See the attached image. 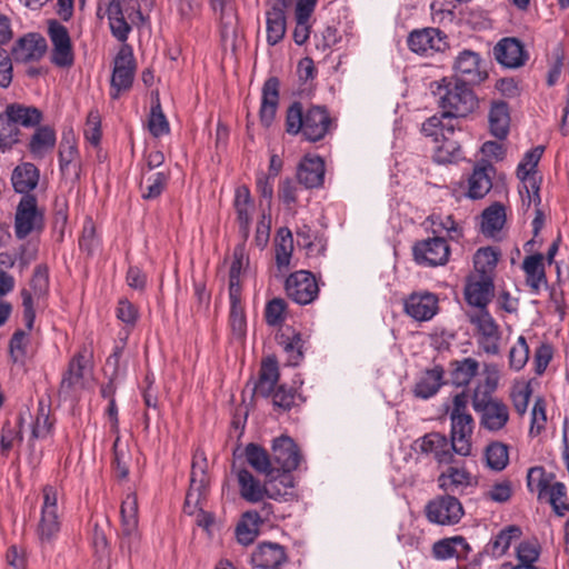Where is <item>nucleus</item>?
Instances as JSON below:
<instances>
[{"label":"nucleus","mask_w":569,"mask_h":569,"mask_svg":"<svg viewBox=\"0 0 569 569\" xmlns=\"http://www.w3.org/2000/svg\"><path fill=\"white\" fill-rule=\"evenodd\" d=\"M412 254L419 266H445L450 257V248L443 237L435 236L416 242L412 247Z\"/></svg>","instance_id":"nucleus-14"},{"label":"nucleus","mask_w":569,"mask_h":569,"mask_svg":"<svg viewBox=\"0 0 569 569\" xmlns=\"http://www.w3.org/2000/svg\"><path fill=\"white\" fill-rule=\"evenodd\" d=\"M487 467L493 471H502L509 463V447L501 441H492L485 449Z\"/></svg>","instance_id":"nucleus-50"},{"label":"nucleus","mask_w":569,"mask_h":569,"mask_svg":"<svg viewBox=\"0 0 569 569\" xmlns=\"http://www.w3.org/2000/svg\"><path fill=\"white\" fill-rule=\"evenodd\" d=\"M233 206L237 212L240 232L247 237L250 230L251 212L253 210V201L248 187L240 186L236 189Z\"/></svg>","instance_id":"nucleus-40"},{"label":"nucleus","mask_w":569,"mask_h":569,"mask_svg":"<svg viewBox=\"0 0 569 569\" xmlns=\"http://www.w3.org/2000/svg\"><path fill=\"white\" fill-rule=\"evenodd\" d=\"M194 455L190 475V487L186 495L184 511L192 513L194 509L200 507L201 501L206 498L209 478L206 472V458Z\"/></svg>","instance_id":"nucleus-20"},{"label":"nucleus","mask_w":569,"mask_h":569,"mask_svg":"<svg viewBox=\"0 0 569 569\" xmlns=\"http://www.w3.org/2000/svg\"><path fill=\"white\" fill-rule=\"evenodd\" d=\"M495 172V167L488 161L476 164L468 178L467 196L473 200L482 199L492 188Z\"/></svg>","instance_id":"nucleus-29"},{"label":"nucleus","mask_w":569,"mask_h":569,"mask_svg":"<svg viewBox=\"0 0 569 569\" xmlns=\"http://www.w3.org/2000/svg\"><path fill=\"white\" fill-rule=\"evenodd\" d=\"M287 561L286 548L277 542H261L251 553L252 566L260 569H280Z\"/></svg>","instance_id":"nucleus-26"},{"label":"nucleus","mask_w":569,"mask_h":569,"mask_svg":"<svg viewBox=\"0 0 569 569\" xmlns=\"http://www.w3.org/2000/svg\"><path fill=\"white\" fill-rule=\"evenodd\" d=\"M194 455L190 475V487L186 495L184 511L192 513L194 509L200 507L201 501L206 498L209 478L206 472V458Z\"/></svg>","instance_id":"nucleus-19"},{"label":"nucleus","mask_w":569,"mask_h":569,"mask_svg":"<svg viewBox=\"0 0 569 569\" xmlns=\"http://www.w3.org/2000/svg\"><path fill=\"white\" fill-rule=\"evenodd\" d=\"M266 16L267 42L269 46H276L286 34L284 9L281 6H273Z\"/></svg>","instance_id":"nucleus-43"},{"label":"nucleus","mask_w":569,"mask_h":569,"mask_svg":"<svg viewBox=\"0 0 569 569\" xmlns=\"http://www.w3.org/2000/svg\"><path fill=\"white\" fill-rule=\"evenodd\" d=\"M263 522L258 511H247L236 528V537L239 543L248 546L254 541L259 533V526Z\"/></svg>","instance_id":"nucleus-44"},{"label":"nucleus","mask_w":569,"mask_h":569,"mask_svg":"<svg viewBox=\"0 0 569 569\" xmlns=\"http://www.w3.org/2000/svg\"><path fill=\"white\" fill-rule=\"evenodd\" d=\"M469 396L466 391L457 393L452 399L450 411V440L457 455L467 457L471 452V437L475 421L468 412Z\"/></svg>","instance_id":"nucleus-4"},{"label":"nucleus","mask_w":569,"mask_h":569,"mask_svg":"<svg viewBox=\"0 0 569 569\" xmlns=\"http://www.w3.org/2000/svg\"><path fill=\"white\" fill-rule=\"evenodd\" d=\"M78 156V150L73 137L63 136L59 144V167L60 171L66 174L69 166Z\"/></svg>","instance_id":"nucleus-62"},{"label":"nucleus","mask_w":569,"mask_h":569,"mask_svg":"<svg viewBox=\"0 0 569 569\" xmlns=\"http://www.w3.org/2000/svg\"><path fill=\"white\" fill-rule=\"evenodd\" d=\"M287 296L298 305H309L319 293L315 276L307 270H299L288 276L284 282Z\"/></svg>","instance_id":"nucleus-16"},{"label":"nucleus","mask_w":569,"mask_h":569,"mask_svg":"<svg viewBox=\"0 0 569 569\" xmlns=\"http://www.w3.org/2000/svg\"><path fill=\"white\" fill-rule=\"evenodd\" d=\"M543 153V147L538 146L528 150L517 167V177L521 180L526 190L528 203L540 204V186L536 177V168Z\"/></svg>","instance_id":"nucleus-15"},{"label":"nucleus","mask_w":569,"mask_h":569,"mask_svg":"<svg viewBox=\"0 0 569 569\" xmlns=\"http://www.w3.org/2000/svg\"><path fill=\"white\" fill-rule=\"evenodd\" d=\"M521 529L516 525L508 526L492 537L483 548V553L491 558L502 557L513 540L521 537Z\"/></svg>","instance_id":"nucleus-38"},{"label":"nucleus","mask_w":569,"mask_h":569,"mask_svg":"<svg viewBox=\"0 0 569 569\" xmlns=\"http://www.w3.org/2000/svg\"><path fill=\"white\" fill-rule=\"evenodd\" d=\"M481 218L482 233L489 237H495L496 233L502 229L506 222L505 207L501 203L496 202L482 212Z\"/></svg>","instance_id":"nucleus-49"},{"label":"nucleus","mask_w":569,"mask_h":569,"mask_svg":"<svg viewBox=\"0 0 569 569\" xmlns=\"http://www.w3.org/2000/svg\"><path fill=\"white\" fill-rule=\"evenodd\" d=\"M266 485H272L276 491H279L280 496L278 497H269L273 500H288L289 496H292L293 488V477L288 472H274L270 476H266Z\"/></svg>","instance_id":"nucleus-59"},{"label":"nucleus","mask_w":569,"mask_h":569,"mask_svg":"<svg viewBox=\"0 0 569 569\" xmlns=\"http://www.w3.org/2000/svg\"><path fill=\"white\" fill-rule=\"evenodd\" d=\"M40 171L31 162H22L17 166L11 176V182L16 192L24 194H32L39 183Z\"/></svg>","instance_id":"nucleus-35"},{"label":"nucleus","mask_w":569,"mask_h":569,"mask_svg":"<svg viewBox=\"0 0 569 569\" xmlns=\"http://www.w3.org/2000/svg\"><path fill=\"white\" fill-rule=\"evenodd\" d=\"M443 376L445 370L440 365L426 369L415 386V396L421 399L433 397L443 385Z\"/></svg>","instance_id":"nucleus-36"},{"label":"nucleus","mask_w":569,"mask_h":569,"mask_svg":"<svg viewBox=\"0 0 569 569\" xmlns=\"http://www.w3.org/2000/svg\"><path fill=\"white\" fill-rule=\"evenodd\" d=\"M14 234L23 240L31 234H40L46 227L44 209L38 204L34 194L21 197L14 213Z\"/></svg>","instance_id":"nucleus-6"},{"label":"nucleus","mask_w":569,"mask_h":569,"mask_svg":"<svg viewBox=\"0 0 569 569\" xmlns=\"http://www.w3.org/2000/svg\"><path fill=\"white\" fill-rule=\"evenodd\" d=\"M325 161L319 156H306L299 163L297 178L307 189L318 188L325 180Z\"/></svg>","instance_id":"nucleus-30"},{"label":"nucleus","mask_w":569,"mask_h":569,"mask_svg":"<svg viewBox=\"0 0 569 569\" xmlns=\"http://www.w3.org/2000/svg\"><path fill=\"white\" fill-rule=\"evenodd\" d=\"M4 111L17 127H38L43 118L42 112L37 107L21 103H10L6 107Z\"/></svg>","instance_id":"nucleus-42"},{"label":"nucleus","mask_w":569,"mask_h":569,"mask_svg":"<svg viewBox=\"0 0 569 569\" xmlns=\"http://www.w3.org/2000/svg\"><path fill=\"white\" fill-rule=\"evenodd\" d=\"M279 200L292 211L298 201V187L292 179L286 178L279 183Z\"/></svg>","instance_id":"nucleus-64"},{"label":"nucleus","mask_w":569,"mask_h":569,"mask_svg":"<svg viewBox=\"0 0 569 569\" xmlns=\"http://www.w3.org/2000/svg\"><path fill=\"white\" fill-rule=\"evenodd\" d=\"M442 121L457 122L458 118H466L478 108V97L470 84L449 78L441 79L433 91Z\"/></svg>","instance_id":"nucleus-2"},{"label":"nucleus","mask_w":569,"mask_h":569,"mask_svg":"<svg viewBox=\"0 0 569 569\" xmlns=\"http://www.w3.org/2000/svg\"><path fill=\"white\" fill-rule=\"evenodd\" d=\"M120 516V549L122 552L131 555L138 549L140 542L138 531V501L134 493L127 495L122 500Z\"/></svg>","instance_id":"nucleus-10"},{"label":"nucleus","mask_w":569,"mask_h":569,"mask_svg":"<svg viewBox=\"0 0 569 569\" xmlns=\"http://www.w3.org/2000/svg\"><path fill=\"white\" fill-rule=\"evenodd\" d=\"M479 371V362L473 358H465L451 362L450 380L456 387H466Z\"/></svg>","instance_id":"nucleus-45"},{"label":"nucleus","mask_w":569,"mask_h":569,"mask_svg":"<svg viewBox=\"0 0 569 569\" xmlns=\"http://www.w3.org/2000/svg\"><path fill=\"white\" fill-rule=\"evenodd\" d=\"M553 479L552 473H547L543 467H532L527 473V487L531 492H537L538 498L542 499L547 496V489Z\"/></svg>","instance_id":"nucleus-51"},{"label":"nucleus","mask_w":569,"mask_h":569,"mask_svg":"<svg viewBox=\"0 0 569 569\" xmlns=\"http://www.w3.org/2000/svg\"><path fill=\"white\" fill-rule=\"evenodd\" d=\"M293 251V238L290 229L280 228L276 237V263L280 271L287 270Z\"/></svg>","instance_id":"nucleus-48"},{"label":"nucleus","mask_w":569,"mask_h":569,"mask_svg":"<svg viewBox=\"0 0 569 569\" xmlns=\"http://www.w3.org/2000/svg\"><path fill=\"white\" fill-rule=\"evenodd\" d=\"M435 234L446 232L450 240L458 241L462 237V229L452 216L431 214L429 217Z\"/></svg>","instance_id":"nucleus-55"},{"label":"nucleus","mask_w":569,"mask_h":569,"mask_svg":"<svg viewBox=\"0 0 569 569\" xmlns=\"http://www.w3.org/2000/svg\"><path fill=\"white\" fill-rule=\"evenodd\" d=\"M496 60L507 68L525 64L528 56L522 43L516 38H503L493 47Z\"/></svg>","instance_id":"nucleus-27"},{"label":"nucleus","mask_w":569,"mask_h":569,"mask_svg":"<svg viewBox=\"0 0 569 569\" xmlns=\"http://www.w3.org/2000/svg\"><path fill=\"white\" fill-rule=\"evenodd\" d=\"M271 459L274 472L291 473L299 467L302 456L293 439L282 435L272 440Z\"/></svg>","instance_id":"nucleus-17"},{"label":"nucleus","mask_w":569,"mask_h":569,"mask_svg":"<svg viewBox=\"0 0 569 569\" xmlns=\"http://www.w3.org/2000/svg\"><path fill=\"white\" fill-rule=\"evenodd\" d=\"M473 485L472 475L463 467L450 466L438 477L439 488L448 495L463 493L468 487Z\"/></svg>","instance_id":"nucleus-31"},{"label":"nucleus","mask_w":569,"mask_h":569,"mask_svg":"<svg viewBox=\"0 0 569 569\" xmlns=\"http://www.w3.org/2000/svg\"><path fill=\"white\" fill-rule=\"evenodd\" d=\"M148 129L152 137L159 138L170 132V124L164 116L159 98L152 102L148 119Z\"/></svg>","instance_id":"nucleus-56"},{"label":"nucleus","mask_w":569,"mask_h":569,"mask_svg":"<svg viewBox=\"0 0 569 569\" xmlns=\"http://www.w3.org/2000/svg\"><path fill=\"white\" fill-rule=\"evenodd\" d=\"M429 522L439 526L457 525L465 515L461 502L452 495L437 496L425 507Z\"/></svg>","instance_id":"nucleus-13"},{"label":"nucleus","mask_w":569,"mask_h":569,"mask_svg":"<svg viewBox=\"0 0 569 569\" xmlns=\"http://www.w3.org/2000/svg\"><path fill=\"white\" fill-rule=\"evenodd\" d=\"M244 457L247 462L259 473L270 476L274 473V467H272L271 455L268 451L257 445L248 443L244 448Z\"/></svg>","instance_id":"nucleus-46"},{"label":"nucleus","mask_w":569,"mask_h":569,"mask_svg":"<svg viewBox=\"0 0 569 569\" xmlns=\"http://www.w3.org/2000/svg\"><path fill=\"white\" fill-rule=\"evenodd\" d=\"M169 181V173L156 172L147 174V171L142 169V179L140 181L141 197L144 200H153L161 196L166 186Z\"/></svg>","instance_id":"nucleus-47"},{"label":"nucleus","mask_w":569,"mask_h":569,"mask_svg":"<svg viewBox=\"0 0 569 569\" xmlns=\"http://www.w3.org/2000/svg\"><path fill=\"white\" fill-rule=\"evenodd\" d=\"M29 345V331L17 329L9 341V351L13 362L20 365L26 362Z\"/></svg>","instance_id":"nucleus-57"},{"label":"nucleus","mask_w":569,"mask_h":569,"mask_svg":"<svg viewBox=\"0 0 569 569\" xmlns=\"http://www.w3.org/2000/svg\"><path fill=\"white\" fill-rule=\"evenodd\" d=\"M278 341L287 355V365L291 367L299 366L305 357V341L302 340L301 333L287 329L279 335Z\"/></svg>","instance_id":"nucleus-41"},{"label":"nucleus","mask_w":569,"mask_h":569,"mask_svg":"<svg viewBox=\"0 0 569 569\" xmlns=\"http://www.w3.org/2000/svg\"><path fill=\"white\" fill-rule=\"evenodd\" d=\"M240 497L251 503L262 501L266 497H278L272 485L261 483L249 470L240 469L237 472Z\"/></svg>","instance_id":"nucleus-25"},{"label":"nucleus","mask_w":569,"mask_h":569,"mask_svg":"<svg viewBox=\"0 0 569 569\" xmlns=\"http://www.w3.org/2000/svg\"><path fill=\"white\" fill-rule=\"evenodd\" d=\"M136 60L130 46L120 48L114 60L110 81V97L116 100L122 92L129 91L133 84Z\"/></svg>","instance_id":"nucleus-9"},{"label":"nucleus","mask_w":569,"mask_h":569,"mask_svg":"<svg viewBox=\"0 0 569 569\" xmlns=\"http://www.w3.org/2000/svg\"><path fill=\"white\" fill-rule=\"evenodd\" d=\"M279 79L271 77L262 87L261 106L259 110L260 121L264 127H270L279 104Z\"/></svg>","instance_id":"nucleus-33"},{"label":"nucleus","mask_w":569,"mask_h":569,"mask_svg":"<svg viewBox=\"0 0 569 569\" xmlns=\"http://www.w3.org/2000/svg\"><path fill=\"white\" fill-rule=\"evenodd\" d=\"M415 445L422 455H432L439 465H450L453 462L452 441L439 432H429L416 440Z\"/></svg>","instance_id":"nucleus-22"},{"label":"nucleus","mask_w":569,"mask_h":569,"mask_svg":"<svg viewBox=\"0 0 569 569\" xmlns=\"http://www.w3.org/2000/svg\"><path fill=\"white\" fill-rule=\"evenodd\" d=\"M409 49L421 56L441 51L447 42L446 36L437 28H425L410 32L407 40Z\"/></svg>","instance_id":"nucleus-23"},{"label":"nucleus","mask_w":569,"mask_h":569,"mask_svg":"<svg viewBox=\"0 0 569 569\" xmlns=\"http://www.w3.org/2000/svg\"><path fill=\"white\" fill-rule=\"evenodd\" d=\"M284 126L287 133H301L305 140L318 142L331 131L332 119L326 107L303 108L301 102L296 101L287 109Z\"/></svg>","instance_id":"nucleus-1"},{"label":"nucleus","mask_w":569,"mask_h":569,"mask_svg":"<svg viewBox=\"0 0 569 569\" xmlns=\"http://www.w3.org/2000/svg\"><path fill=\"white\" fill-rule=\"evenodd\" d=\"M543 259V256L538 252L527 256L522 261L526 284L530 288V292L533 295H539L542 287H548Z\"/></svg>","instance_id":"nucleus-32"},{"label":"nucleus","mask_w":569,"mask_h":569,"mask_svg":"<svg viewBox=\"0 0 569 569\" xmlns=\"http://www.w3.org/2000/svg\"><path fill=\"white\" fill-rule=\"evenodd\" d=\"M466 316L475 329L479 348L487 355H498L502 332L489 310L473 309Z\"/></svg>","instance_id":"nucleus-7"},{"label":"nucleus","mask_w":569,"mask_h":569,"mask_svg":"<svg viewBox=\"0 0 569 569\" xmlns=\"http://www.w3.org/2000/svg\"><path fill=\"white\" fill-rule=\"evenodd\" d=\"M421 132L440 142L433 153L437 163H455L463 159L461 141L465 132L457 122H445L441 117L435 114L422 123Z\"/></svg>","instance_id":"nucleus-3"},{"label":"nucleus","mask_w":569,"mask_h":569,"mask_svg":"<svg viewBox=\"0 0 569 569\" xmlns=\"http://www.w3.org/2000/svg\"><path fill=\"white\" fill-rule=\"evenodd\" d=\"M499 253L491 247L480 248L473 257L476 276H492Z\"/></svg>","instance_id":"nucleus-54"},{"label":"nucleus","mask_w":569,"mask_h":569,"mask_svg":"<svg viewBox=\"0 0 569 569\" xmlns=\"http://www.w3.org/2000/svg\"><path fill=\"white\" fill-rule=\"evenodd\" d=\"M279 380L278 362L274 358H268L262 361L258 380L253 385V395L268 398L274 392Z\"/></svg>","instance_id":"nucleus-34"},{"label":"nucleus","mask_w":569,"mask_h":569,"mask_svg":"<svg viewBox=\"0 0 569 569\" xmlns=\"http://www.w3.org/2000/svg\"><path fill=\"white\" fill-rule=\"evenodd\" d=\"M495 284L492 276H473L465 287V299L475 309L488 310L493 298Z\"/></svg>","instance_id":"nucleus-24"},{"label":"nucleus","mask_w":569,"mask_h":569,"mask_svg":"<svg viewBox=\"0 0 569 569\" xmlns=\"http://www.w3.org/2000/svg\"><path fill=\"white\" fill-rule=\"evenodd\" d=\"M21 131L7 112L0 113V150L2 152L11 150L20 141Z\"/></svg>","instance_id":"nucleus-53"},{"label":"nucleus","mask_w":569,"mask_h":569,"mask_svg":"<svg viewBox=\"0 0 569 569\" xmlns=\"http://www.w3.org/2000/svg\"><path fill=\"white\" fill-rule=\"evenodd\" d=\"M130 453L126 445L121 443L120 435L113 442V468L116 477L123 480L129 475Z\"/></svg>","instance_id":"nucleus-58"},{"label":"nucleus","mask_w":569,"mask_h":569,"mask_svg":"<svg viewBox=\"0 0 569 569\" xmlns=\"http://www.w3.org/2000/svg\"><path fill=\"white\" fill-rule=\"evenodd\" d=\"M529 359V346L523 336H520L517 343L510 349L509 363L510 367L519 371L521 370Z\"/></svg>","instance_id":"nucleus-63"},{"label":"nucleus","mask_w":569,"mask_h":569,"mask_svg":"<svg viewBox=\"0 0 569 569\" xmlns=\"http://www.w3.org/2000/svg\"><path fill=\"white\" fill-rule=\"evenodd\" d=\"M124 14L127 13L118 9L116 4L111 8H107L111 34L120 42H126L128 40L129 33L132 29Z\"/></svg>","instance_id":"nucleus-52"},{"label":"nucleus","mask_w":569,"mask_h":569,"mask_svg":"<svg viewBox=\"0 0 569 569\" xmlns=\"http://www.w3.org/2000/svg\"><path fill=\"white\" fill-rule=\"evenodd\" d=\"M403 309L416 321H429L439 311V299L429 291H415L403 300Z\"/></svg>","instance_id":"nucleus-21"},{"label":"nucleus","mask_w":569,"mask_h":569,"mask_svg":"<svg viewBox=\"0 0 569 569\" xmlns=\"http://www.w3.org/2000/svg\"><path fill=\"white\" fill-rule=\"evenodd\" d=\"M473 410L479 415L481 428L497 432L505 428L509 421V408L497 398H492L489 391L477 388L471 399Z\"/></svg>","instance_id":"nucleus-5"},{"label":"nucleus","mask_w":569,"mask_h":569,"mask_svg":"<svg viewBox=\"0 0 569 569\" xmlns=\"http://www.w3.org/2000/svg\"><path fill=\"white\" fill-rule=\"evenodd\" d=\"M91 372V353L87 348L79 350L70 360L60 383V392H71L84 388V379Z\"/></svg>","instance_id":"nucleus-18"},{"label":"nucleus","mask_w":569,"mask_h":569,"mask_svg":"<svg viewBox=\"0 0 569 569\" xmlns=\"http://www.w3.org/2000/svg\"><path fill=\"white\" fill-rule=\"evenodd\" d=\"M42 496L43 502L36 532L41 545H47L57 538L61 523L58 513L57 490L52 486H46Z\"/></svg>","instance_id":"nucleus-11"},{"label":"nucleus","mask_w":569,"mask_h":569,"mask_svg":"<svg viewBox=\"0 0 569 569\" xmlns=\"http://www.w3.org/2000/svg\"><path fill=\"white\" fill-rule=\"evenodd\" d=\"M452 80L470 86H478L488 78L486 60L479 52L470 49L461 50L455 58Z\"/></svg>","instance_id":"nucleus-8"},{"label":"nucleus","mask_w":569,"mask_h":569,"mask_svg":"<svg viewBox=\"0 0 569 569\" xmlns=\"http://www.w3.org/2000/svg\"><path fill=\"white\" fill-rule=\"evenodd\" d=\"M47 51V42L38 33H29L18 40L12 49L13 59L17 62L39 61Z\"/></svg>","instance_id":"nucleus-28"},{"label":"nucleus","mask_w":569,"mask_h":569,"mask_svg":"<svg viewBox=\"0 0 569 569\" xmlns=\"http://www.w3.org/2000/svg\"><path fill=\"white\" fill-rule=\"evenodd\" d=\"M47 33L52 46L50 53L51 63L63 69L72 67L74 63V50L67 27L52 19L48 21Z\"/></svg>","instance_id":"nucleus-12"},{"label":"nucleus","mask_w":569,"mask_h":569,"mask_svg":"<svg viewBox=\"0 0 569 569\" xmlns=\"http://www.w3.org/2000/svg\"><path fill=\"white\" fill-rule=\"evenodd\" d=\"M57 143L56 131L49 126H38L30 138L28 150L34 159H43Z\"/></svg>","instance_id":"nucleus-37"},{"label":"nucleus","mask_w":569,"mask_h":569,"mask_svg":"<svg viewBox=\"0 0 569 569\" xmlns=\"http://www.w3.org/2000/svg\"><path fill=\"white\" fill-rule=\"evenodd\" d=\"M287 302L282 298H273L266 305L264 319L268 326H280L286 317Z\"/></svg>","instance_id":"nucleus-61"},{"label":"nucleus","mask_w":569,"mask_h":569,"mask_svg":"<svg viewBox=\"0 0 569 569\" xmlns=\"http://www.w3.org/2000/svg\"><path fill=\"white\" fill-rule=\"evenodd\" d=\"M490 132L498 139H505L509 133L510 113L508 103L495 100L490 104L489 114Z\"/></svg>","instance_id":"nucleus-39"},{"label":"nucleus","mask_w":569,"mask_h":569,"mask_svg":"<svg viewBox=\"0 0 569 569\" xmlns=\"http://www.w3.org/2000/svg\"><path fill=\"white\" fill-rule=\"evenodd\" d=\"M548 501L552 506L553 511L562 517L569 511L567 502V488L562 482H553L547 489Z\"/></svg>","instance_id":"nucleus-60"}]
</instances>
